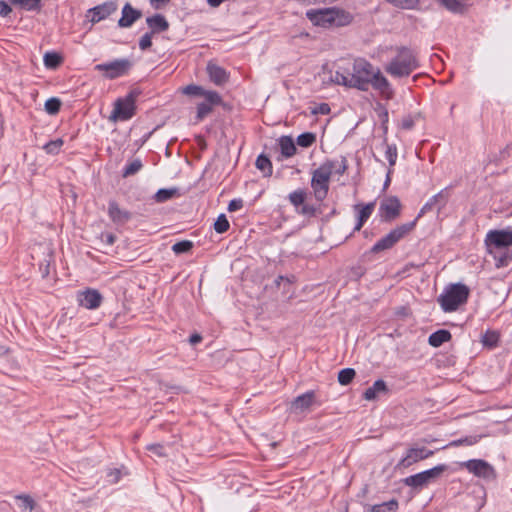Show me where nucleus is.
<instances>
[{
    "label": "nucleus",
    "mask_w": 512,
    "mask_h": 512,
    "mask_svg": "<svg viewBox=\"0 0 512 512\" xmlns=\"http://www.w3.org/2000/svg\"><path fill=\"white\" fill-rule=\"evenodd\" d=\"M485 245L489 254H494L498 268L508 266L512 261V230H490L485 238Z\"/></svg>",
    "instance_id": "1"
},
{
    "label": "nucleus",
    "mask_w": 512,
    "mask_h": 512,
    "mask_svg": "<svg viewBox=\"0 0 512 512\" xmlns=\"http://www.w3.org/2000/svg\"><path fill=\"white\" fill-rule=\"evenodd\" d=\"M306 17L314 26L323 28L343 27L353 21L350 12L338 7L311 9L306 12Z\"/></svg>",
    "instance_id": "2"
},
{
    "label": "nucleus",
    "mask_w": 512,
    "mask_h": 512,
    "mask_svg": "<svg viewBox=\"0 0 512 512\" xmlns=\"http://www.w3.org/2000/svg\"><path fill=\"white\" fill-rule=\"evenodd\" d=\"M469 294L470 289L465 284H450L438 297V302L445 312H453L467 302Z\"/></svg>",
    "instance_id": "3"
},
{
    "label": "nucleus",
    "mask_w": 512,
    "mask_h": 512,
    "mask_svg": "<svg viewBox=\"0 0 512 512\" xmlns=\"http://www.w3.org/2000/svg\"><path fill=\"white\" fill-rule=\"evenodd\" d=\"M416 226V220L408 223L401 224L392 229L386 236L377 241L371 249L364 254V257L369 254H378L385 250L393 248L402 238L408 235Z\"/></svg>",
    "instance_id": "4"
},
{
    "label": "nucleus",
    "mask_w": 512,
    "mask_h": 512,
    "mask_svg": "<svg viewBox=\"0 0 512 512\" xmlns=\"http://www.w3.org/2000/svg\"><path fill=\"white\" fill-rule=\"evenodd\" d=\"M334 168L335 162L327 160L321 164L319 168L313 171L311 187L314 191L316 200L323 201L327 197L329 182Z\"/></svg>",
    "instance_id": "5"
},
{
    "label": "nucleus",
    "mask_w": 512,
    "mask_h": 512,
    "mask_svg": "<svg viewBox=\"0 0 512 512\" xmlns=\"http://www.w3.org/2000/svg\"><path fill=\"white\" fill-rule=\"evenodd\" d=\"M140 93L138 89H132L124 98H118L114 103L109 120L117 122L131 119L136 113L135 103Z\"/></svg>",
    "instance_id": "6"
},
{
    "label": "nucleus",
    "mask_w": 512,
    "mask_h": 512,
    "mask_svg": "<svg viewBox=\"0 0 512 512\" xmlns=\"http://www.w3.org/2000/svg\"><path fill=\"white\" fill-rule=\"evenodd\" d=\"M373 72V66L367 60L363 58L355 59L352 64V71L350 72L352 88L367 91Z\"/></svg>",
    "instance_id": "7"
},
{
    "label": "nucleus",
    "mask_w": 512,
    "mask_h": 512,
    "mask_svg": "<svg viewBox=\"0 0 512 512\" xmlns=\"http://www.w3.org/2000/svg\"><path fill=\"white\" fill-rule=\"evenodd\" d=\"M31 258L33 265H38L42 277H47L50 273V263L53 258V251L49 245L37 244L32 248Z\"/></svg>",
    "instance_id": "8"
},
{
    "label": "nucleus",
    "mask_w": 512,
    "mask_h": 512,
    "mask_svg": "<svg viewBox=\"0 0 512 512\" xmlns=\"http://www.w3.org/2000/svg\"><path fill=\"white\" fill-rule=\"evenodd\" d=\"M447 470V466L444 464L435 466L429 470L420 472L415 475H411L403 480L404 484L413 488H420L427 485L432 480H435L441 476L443 472Z\"/></svg>",
    "instance_id": "9"
},
{
    "label": "nucleus",
    "mask_w": 512,
    "mask_h": 512,
    "mask_svg": "<svg viewBox=\"0 0 512 512\" xmlns=\"http://www.w3.org/2000/svg\"><path fill=\"white\" fill-rule=\"evenodd\" d=\"M402 205L398 197L389 196L381 201L379 214L382 221L391 223L401 214Z\"/></svg>",
    "instance_id": "10"
},
{
    "label": "nucleus",
    "mask_w": 512,
    "mask_h": 512,
    "mask_svg": "<svg viewBox=\"0 0 512 512\" xmlns=\"http://www.w3.org/2000/svg\"><path fill=\"white\" fill-rule=\"evenodd\" d=\"M132 63L128 59H117L109 63L98 64L95 69L105 71V77L115 79L125 75L131 68Z\"/></svg>",
    "instance_id": "11"
},
{
    "label": "nucleus",
    "mask_w": 512,
    "mask_h": 512,
    "mask_svg": "<svg viewBox=\"0 0 512 512\" xmlns=\"http://www.w3.org/2000/svg\"><path fill=\"white\" fill-rule=\"evenodd\" d=\"M470 473L484 479H495V469L485 460L471 459L462 464Z\"/></svg>",
    "instance_id": "12"
},
{
    "label": "nucleus",
    "mask_w": 512,
    "mask_h": 512,
    "mask_svg": "<svg viewBox=\"0 0 512 512\" xmlns=\"http://www.w3.org/2000/svg\"><path fill=\"white\" fill-rule=\"evenodd\" d=\"M117 3L115 1H107L88 10V16L91 15L90 21L98 23L106 19L117 11Z\"/></svg>",
    "instance_id": "13"
},
{
    "label": "nucleus",
    "mask_w": 512,
    "mask_h": 512,
    "mask_svg": "<svg viewBox=\"0 0 512 512\" xmlns=\"http://www.w3.org/2000/svg\"><path fill=\"white\" fill-rule=\"evenodd\" d=\"M102 300V295L95 289L88 288L85 291L78 293L79 304L87 309L98 308L101 305Z\"/></svg>",
    "instance_id": "14"
},
{
    "label": "nucleus",
    "mask_w": 512,
    "mask_h": 512,
    "mask_svg": "<svg viewBox=\"0 0 512 512\" xmlns=\"http://www.w3.org/2000/svg\"><path fill=\"white\" fill-rule=\"evenodd\" d=\"M432 455L433 451L428 450L425 447L411 448L408 450L407 455L403 459H401L397 466L402 468H408L413 463L426 459Z\"/></svg>",
    "instance_id": "15"
},
{
    "label": "nucleus",
    "mask_w": 512,
    "mask_h": 512,
    "mask_svg": "<svg viewBox=\"0 0 512 512\" xmlns=\"http://www.w3.org/2000/svg\"><path fill=\"white\" fill-rule=\"evenodd\" d=\"M142 17V12L126 3L122 8V16L118 20V26L121 28L131 27L137 20Z\"/></svg>",
    "instance_id": "16"
},
{
    "label": "nucleus",
    "mask_w": 512,
    "mask_h": 512,
    "mask_svg": "<svg viewBox=\"0 0 512 512\" xmlns=\"http://www.w3.org/2000/svg\"><path fill=\"white\" fill-rule=\"evenodd\" d=\"M206 70L209 79L217 86H222L229 80V74L226 70L212 61L208 62Z\"/></svg>",
    "instance_id": "17"
},
{
    "label": "nucleus",
    "mask_w": 512,
    "mask_h": 512,
    "mask_svg": "<svg viewBox=\"0 0 512 512\" xmlns=\"http://www.w3.org/2000/svg\"><path fill=\"white\" fill-rule=\"evenodd\" d=\"M108 215L117 225L124 224L131 218V213L127 210H122L116 201L109 202Z\"/></svg>",
    "instance_id": "18"
},
{
    "label": "nucleus",
    "mask_w": 512,
    "mask_h": 512,
    "mask_svg": "<svg viewBox=\"0 0 512 512\" xmlns=\"http://www.w3.org/2000/svg\"><path fill=\"white\" fill-rule=\"evenodd\" d=\"M369 85H372L375 90H379L382 94L388 92L387 98H391L392 91H390V84L379 69L373 72Z\"/></svg>",
    "instance_id": "19"
},
{
    "label": "nucleus",
    "mask_w": 512,
    "mask_h": 512,
    "mask_svg": "<svg viewBox=\"0 0 512 512\" xmlns=\"http://www.w3.org/2000/svg\"><path fill=\"white\" fill-rule=\"evenodd\" d=\"M395 58H399L400 62H403V66L407 67L408 70H415L418 68L419 63L414 53L408 47L402 46L398 48V55Z\"/></svg>",
    "instance_id": "20"
},
{
    "label": "nucleus",
    "mask_w": 512,
    "mask_h": 512,
    "mask_svg": "<svg viewBox=\"0 0 512 512\" xmlns=\"http://www.w3.org/2000/svg\"><path fill=\"white\" fill-rule=\"evenodd\" d=\"M375 207L374 202L367 203L365 205L363 204H356L354 206L355 210L359 211L357 223L354 227V231H360L365 222L369 219L371 214L373 213Z\"/></svg>",
    "instance_id": "21"
},
{
    "label": "nucleus",
    "mask_w": 512,
    "mask_h": 512,
    "mask_svg": "<svg viewBox=\"0 0 512 512\" xmlns=\"http://www.w3.org/2000/svg\"><path fill=\"white\" fill-rule=\"evenodd\" d=\"M146 23L150 28V33L153 35L167 31L169 29V23L162 14H155L153 16L147 17Z\"/></svg>",
    "instance_id": "22"
},
{
    "label": "nucleus",
    "mask_w": 512,
    "mask_h": 512,
    "mask_svg": "<svg viewBox=\"0 0 512 512\" xmlns=\"http://www.w3.org/2000/svg\"><path fill=\"white\" fill-rule=\"evenodd\" d=\"M389 389L386 382L382 379H378L374 382L373 386L367 388L363 393V398L368 401H373L377 398L379 393L387 394Z\"/></svg>",
    "instance_id": "23"
},
{
    "label": "nucleus",
    "mask_w": 512,
    "mask_h": 512,
    "mask_svg": "<svg viewBox=\"0 0 512 512\" xmlns=\"http://www.w3.org/2000/svg\"><path fill=\"white\" fill-rule=\"evenodd\" d=\"M315 393L314 391H308L294 399L292 402V408L300 411L308 409L314 402Z\"/></svg>",
    "instance_id": "24"
},
{
    "label": "nucleus",
    "mask_w": 512,
    "mask_h": 512,
    "mask_svg": "<svg viewBox=\"0 0 512 512\" xmlns=\"http://www.w3.org/2000/svg\"><path fill=\"white\" fill-rule=\"evenodd\" d=\"M386 71L395 77H406L412 73V70H408L407 67L403 66V62L399 61V58H394L386 67Z\"/></svg>",
    "instance_id": "25"
},
{
    "label": "nucleus",
    "mask_w": 512,
    "mask_h": 512,
    "mask_svg": "<svg viewBox=\"0 0 512 512\" xmlns=\"http://www.w3.org/2000/svg\"><path fill=\"white\" fill-rule=\"evenodd\" d=\"M281 153L284 157L290 158L296 154L297 148L291 136H282L279 139Z\"/></svg>",
    "instance_id": "26"
},
{
    "label": "nucleus",
    "mask_w": 512,
    "mask_h": 512,
    "mask_svg": "<svg viewBox=\"0 0 512 512\" xmlns=\"http://www.w3.org/2000/svg\"><path fill=\"white\" fill-rule=\"evenodd\" d=\"M452 335L446 329H439L429 336L428 342L433 347H440L443 343L449 341Z\"/></svg>",
    "instance_id": "27"
},
{
    "label": "nucleus",
    "mask_w": 512,
    "mask_h": 512,
    "mask_svg": "<svg viewBox=\"0 0 512 512\" xmlns=\"http://www.w3.org/2000/svg\"><path fill=\"white\" fill-rule=\"evenodd\" d=\"M178 188H162L154 195V199L158 203L166 202L174 197L179 196Z\"/></svg>",
    "instance_id": "28"
},
{
    "label": "nucleus",
    "mask_w": 512,
    "mask_h": 512,
    "mask_svg": "<svg viewBox=\"0 0 512 512\" xmlns=\"http://www.w3.org/2000/svg\"><path fill=\"white\" fill-rule=\"evenodd\" d=\"M257 169L264 173V176H271L273 172L272 162L268 156L260 154L255 162Z\"/></svg>",
    "instance_id": "29"
},
{
    "label": "nucleus",
    "mask_w": 512,
    "mask_h": 512,
    "mask_svg": "<svg viewBox=\"0 0 512 512\" xmlns=\"http://www.w3.org/2000/svg\"><path fill=\"white\" fill-rule=\"evenodd\" d=\"M43 60L47 68L56 69L62 64L63 57L57 52H46Z\"/></svg>",
    "instance_id": "30"
},
{
    "label": "nucleus",
    "mask_w": 512,
    "mask_h": 512,
    "mask_svg": "<svg viewBox=\"0 0 512 512\" xmlns=\"http://www.w3.org/2000/svg\"><path fill=\"white\" fill-rule=\"evenodd\" d=\"M398 507H399L398 501L396 499H391L390 501L370 506V511L371 512H395L398 510Z\"/></svg>",
    "instance_id": "31"
},
{
    "label": "nucleus",
    "mask_w": 512,
    "mask_h": 512,
    "mask_svg": "<svg viewBox=\"0 0 512 512\" xmlns=\"http://www.w3.org/2000/svg\"><path fill=\"white\" fill-rule=\"evenodd\" d=\"M449 198H450L449 188H444L438 194L434 195L430 199V201L433 204V206L437 205L438 211H440L442 208H444L446 206Z\"/></svg>",
    "instance_id": "32"
},
{
    "label": "nucleus",
    "mask_w": 512,
    "mask_h": 512,
    "mask_svg": "<svg viewBox=\"0 0 512 512\" xmlns=\"http://www.w3.org/2000/svg\"><path fill=\"white\" fill-rule=\"evenodd\" d=\"M500 334L494 330H487L481 339L483 346L487 348H494L498 345Z\"/></svg>",
    "instance_id": "33"
},
{
    "label": "nucleus",
    "mask_w": 512,
    "mask_h": 512,
    "mask_svg": "<svg viewBox=\"0 0 512 512\" xmlns=\"http://www.w3.org/2000/svg\"><path fill=\"white\" fill-rule=\"evenodd\" d=\"M307 197V193L303 189L293 191L289 194V200L291 204L298 210L304 203Z\"/></svg>",
    "instance_id": "34"
},
{
    "label": "nucleus",
    "mask_w": 512,
    "mask_h": 512,
    "mask_svg": "<svg viewBox=\"0 0 512 512\" xmlns=\"http://www.w3.org/2000/svg\"><path fill=\"white\" fill-rule=\"evenodd\" d=\"M333 81L338 85H343L345 87L352 88L349 69H343L342 72L336 71Z\"/></svg>",
    "instance_id": "35"
},
{
    "label": "nucleus",
    "mask_w": 512,
    "mask_h": 512,
    "mask_svg": "<svg viewBox=\"0 0 512 512\" xmlns=\"http://www.w3.org/2000/svg\"><path fill=\"white\" fill-rule=\"evenodd\" d=\"M356 376V372L353 368H344L338 373V382L343 385H349Z\"/></svg>",
    "instance_id": "36"
},
{
    "label": "nucleus",
    "mask_w": 512,
    "mask_h": 512,
    "mask_svg": "<svg viewBox=\"0 0 512 512\" xmlns=\"http://www.w3.org/2000/svg\"><path fill=\"white\" fill-rule=\"evenodd\" d=\"M41 0H8L12 5H18L25 10H39Z\"/></svg>",
    "instance_id": "37"
},
{
    "label": "nucleus",
    "mask_w": 512,
    "mask_h": 512,
    "mask_svg": "<svg viewBox=\"0 0 512 512\" xmlns=\"http://www.w3.org/2000/svg\"><path fill=\"white\" fill-rule=\"evenodd\" d=\"M391 5L401 9H416L420 3V0H385Z\"/></svg>",
    "instance_id": "38"
},
{
    "label": "nucleus",
    "mask_w": 512,
    "mask_h": 512,
    "mask_svg": "<svg viewBox=\"0 0 512 512\" xmlns=\"http://www.w3.org/2000/svg\"><path fill=\"white\" fill-rule=\"evenodd\" d=\"M316 142V135L312 132H304L297 137V144L300 147L308 148Z\"/></svg>",
    "instance_id": "39"
},
{
    "label": "nucleus",
    "mask_w": 512,
    "mask_h": 512,
    "mask_svg": "<svg viewBox=\"0 0 512 512\" xmlns=\"http://www.w3.org/2000/svg\"><path fill=\"white\" fill-rule=\"evenodd\" d=\"M62 106V102L59 98L52 97L45 102V111L50 115L57 114Z\"/></svg>",
    "instance_id": "40"
},
{
    "label": "nucleus",
    "mask_w": 512,
    "mask_h": 512,
    "mask_svg": "<svg viewBox=\"0 0 512 512\" xmlns=\"http://www.w3.org/2000/svg\"><path fill=\"white\" fill-rule=\"evenodd\" d=\"M143 167L140 159H134L131 163H129L123 170L122 176L127 178L129 176L135 175L138 173Z\"/></svg>",
    "instance_id": "41"
},
{
    "label": "nucleus",
    "mask_w": 512,
    "mask_h": 512,
    "mask_svg": "<svg viewBox=\"0 0 512 512\" xmlns=\"http://www.w3.org/2000/svg\"><path fill=\"white\" fill-rule=\"evenodd\" d=\"M193 246H194V244H193L192 241H190V240H183V241L175 243L172 246V251L175 254L188 253V252H190L192 250Z\"/></svg>",
    "instance_id": "42"
},
{
    "label": "nucleus",
    "mask_w": 512,
    "mask_h": 512,
    "mask_svg": "<svg viewBox=\"0 0 512 512\" xmlns=\"http://www.w3.org/2000/svg\"><path fill=\"white\" fill-rule=\"evenodd\" d=\"M230 227L229 221L225 214H220L214 223V229L217 233H225Z\"/></svg>",
    "instance_id": "43"
},
{
    "label": "nucleus",
    "mask_w": 512,
    "mask_h": 512,
    "mask_svg": "<svg viewBox=\"0 0 512 512\" xmlns=\"http://www.w3.org/2000/svg\"><path fill=\"white\" fill-rule=\"evenodd\" d=\"M16 499L21 502L19 507L22 510H27L28 509V510L32 511L35 508V506H36V502L29 495H18V496H16Z\"/></svg>",
    "instance_id": "44"
},
{
    "label": "nucleus",
    "mask_w": 512,
    "mask_h": 512,
    "mask_svg": "<svg viewBox=\"0 0 512 512\" xmlns=\"http://www.w3.org/2000/svg\"><path fill=\"white\" fill-rule=\"evenodd\" d=\"M386 145V157L388 159L390 167L394 166L397 159V147L394 144H387V139H384Z\"/></svg>",
    "instance_id": "45"
},
{
    "label": "nucleus",
    "mask_w": 512,
    "mask_h": 512,
    "mask_svg": "<svg viewBox=\"0 0 512 512\" xmlns=\"http://www.w3.org/2000/svg\"><path fill=\"white\" fill-rule=\"evenodd\" d=\"M297 212L301 215H304V216H307V217H315L317 216L318 213H320V209L313 206V205H310L308 203H304L298 210Z\"/></svg>",
    "instance_id": "46"
},
{
    "label": "nucleus",
    "mask_w": 512,
    "mask_h": 512,
    "mask_svg": "<svg viewBox=\"0 0 512 512\" xmlns=\"http://www.w3.org/2000/svg\"><path fill=\"white\" fill-rule=\"evenodd\" d=\"M480 438L481 436H467L465 438L452 441L450 446L457 447L461 445H474L479 441Z\"/></svg>",
    "instance_id": "47"
},
{
    "label": "nucleus",
    "mask_w": 512,
    "mask_h": 512,
    "mask_svg": "<svg viewBox=\"0 0 512 512\" xmlns=\"http://www.w3.org/2000/svg\"><path fill=\"white\" fill-rule=\"evenodd\" d=\"M212 112V106L207 102H201L197 105V119L202 120Z\"/></svg>",
    "instance_id": "48"
},
{
    "label": "nucleus",
    "mask_w": 512,
    "mask_h": 512,
    "mask_svg": "<svg viewBox=\"0 0 512 512\" xmlns=\"http://www.w3.org/2000/svg\"><path fill=\"white\" fill-rule=\"evenodd\" d=\"M62 145H63V140L61 138H58L56 140H52V141L48 142L44 146V149L49 154H57Z\"/></svg>",
    "instance_id": "49"
},
{
    "label": "nucleus",
    "mask_w": 512,
    "mask_h": 512,
    "mask_svg": "<svg viewBox=\"0 0 512 512\" xmlns=\"http://www.w3.org/2000/svg\"><path fill=\"white\" fill-rule=\"evenodd\" d=\"M205 96V102L209 103L211 106L213 105H219L222 102V98L216 91H206L204 95Z\"/></svg>",
    "instance_id": "50"
},
{
    "label": "nucleus",
    "mask_w": 512,
    "mask_h": 512,
    "mask_svg": "<svg viewBox=\"0 0 512 512\" xmlns=\"http://www.w3.org/2000/svg\"><path fill=\"white\" fill-rule=\"evenodd\" d=\"M183 92L187 95H194V96H203L205 93V90L201 86L197 85H188L184 88Z\"/></svg>",
    "instance_id": "51"
},
{
    "label": "nucleus",
    "mask_w": 512,
    "mask_h": 512,
    "mask_svg": "<svg viewBox=\"0 0 512 512\" xmlns=\"http://www.w3.org/2000/svg\"><path fill=\"white\" fill-rule=\"evenodd\" d=\"M152 36L153 34L150 32L145 33L140 41H139V48L143 51L149 49L152 46Z\"/></svg>",
    "instance_id": "52"
},
{
    "label": "nucleus",
    "mask_w": 512,
    "mask_h": 512,
    "mask_svg": "<svg viewBox=\"0 0 512 512\" xmlns=\"http://www.w3.org/2000/svg\"><path fill=\"white\" fill-rule=\"evenodd\" d=\"M147 450L151 451L158 457H165L166 453L164 452V446L162 444H150L147 446Z\"/></svg>",
    "instance_id": "53"
},
{
    "label": "nucleus",
    "mask_w": 512,
    "mask_h": 512,
    "mask_svg": "<svg viewBox=\"0 0 512 512\" xmlns=\"http://www.w3.org/2000/svg\"><path fill=\"white\" fill-rule=\"evenodd\" d=\"M243 207V201L241 199H233L228 204V211L234 212Z\"/></svg>",
    "instance_id": "54"
},
{
    "label": "nucleus",
    "mask_w": 512,
    "mask_h": 512,
    "mask_svg": "<svg viewBox=\"0 0 512 512\" xmlns=\"http://www.w3.org/2000/svg\"><path fill=\"white\" fill-rule=\"evenodd\" d=\"M12 12L11 6L4 0H0V15L2 17L8 16Z\"/></svg>",
    "instance_id": "55"
},
{
    "label": "nucleus",
    "mask_w": 512,
    "mask_h": 512,
    "mask_svg": "<svg viewBox=\"0 0 512 512\" xmlns=\"http://www.w3.org/2000/svg\"><path fill=\"white\" fill-rule=\"evenodd\" d=\"M331 111L329 104L327 103H321L314 111L313 114H323L327 115Z\"/></svg>",
    "instance_id": "56"
},
{
    "label": "nucleus",
    "mask_w": 512,
    "mask_h": 512,
    "mask_svg": "<svg viewBox=\"0 0 512 512\" xmlns=\"http://www.w3.org/2000/svg\"><path fill=\"white\" fill-rule=\"evenodd\" d=\"M348 169L347 159L345 156L341 157V164L339 167L335 170V173L339 175H343Z\"/></svg>",
    "instance_id": "57"
},
{
    "label": "nucleus",
    "mask_w": 512,
    "mask_h": 512,
    "mask_svg": "<svg viewBox=\"0 0 512 512\" xmlns=\"http://www.w3.org/2000/svg\"><path fill=\"white\" fill-rule=\"evenodd\" d=\"M414 126V120L411 116H406L403 118L401 127L405 130H409Z\"/></svg>",
    "instance_id": "58"
},
{
    "label": "nucleus",
    "mask_w": 512,
    "mask_h": 512,
    "mask_svg": "<svg viewBox=\"0 0 512 512\" xmlns=\"http://www.w3.org/2000/svg\"><path fill=\"white\" fill-rule=\"evenodd\" d=\"M351 273L352 275L356 278V279H359L360 277H362L364 274H365V269L361 266H358V267H353L351 269Z\"/></svg>",
    "instance_id": "59"
},
{
    "label": "nucleus",
    "mask_w": 512,
    "mask_h": 512,
    "mask_svg": "<svg viewBox=\"0 0 512 512\" xmlns=\"http://www.w3.org/2000/svg\"><path fill=\"white\" fill-rule=\"evenodd\" d=\"M433 208V204L431 203V201L429 200L423 207L422 209L420 210L418 216L416 217V221L422 217L427 211H430L431 209Z\"/></svg>",
    "instance_id": "60"
},
{
    "label": "nucleus",
    "mask_w": 512,
    "mask_h": 512,
    "mask_svg": "<svg viewBox=\"0 0 512 512\" xmlns=\"http://www.w3.org/2000/svg\"><path fill=\"white\" fill-rule=\"evenodd\" d=\"M202 341V336L198 333H194L190 336L189 342L191 345L198 344Z\"/></svg>",
    "instance_id": "61"
},
{
    "label": "nucleus",
    "mask_w": 512,
    "mask_h": 512,
    "mask_svg": "<svg viewBox=\"0 0 512 512\" xmlns=\"http://www.w3.org/2000/svg\"><path fill=\"white\" fill-rule=\"evenodd\" d=\"M109 475L114 477L113 483H116L120 478V470L119 469L111 470Z\"/></svg>",
    "instance_id": "62"
},
{
    "label": "nucleus",
    "mask_w": 512,
    "mask_h": 512,
    "mask_svg": "<svg viewBox=\"0 0 512 512\" xmlns=\"http://www.w3.org/2000/svg\"><path fill=\"white\" fill-rule=\"evenodd\" d=\"M282 281H287L288 283H292V280H290L288 277H285V276L280 275V276H278V277L275 279V285H276L277 287H279V286H280V283H281Z\"/></svg>",
    "instance_id": "63"
},
{
    "label": "nucleus",
    "mask_w": 512,
    "mask_h": 512,
    "mask_svg": "<svg viewBox=\"0 0 512 512\" xmlns=\"http://www.w3.org/2000/svg\"><path fill=\"white\" fill-rule=\"evenodd\" d=\"M282 281H287L288 283H292V280H290L288 277H285V276L280 275V276H278V277L275 279V285H276L277 287H279V286H280V283H281Z\"/></svg>",
    "instance_id": "64"
}]
</instances>
